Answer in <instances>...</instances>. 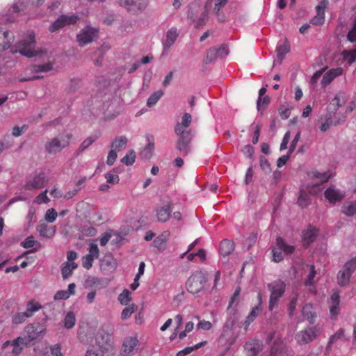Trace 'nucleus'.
<instances>
[{"label":"nucleus","instance_id":"052dcab7","mask_svg":"<svg viewBox=\"0 0 356 356\" xmlns=\"http://www.w3.org/2000/svg\"><path fill=\"white\" fill-rule=\"evenodd\" d=\"M347 40L350 42H356V17L354 19L351 29L347 34Z\"/></svg>","mask_w":356,"mask_h":356},{"label":"nucleus","instance_id":"69168bd1","mask_svg":"<svg viewBox=\"0 0 356 356\" xmlns=\"http://www.w3.org/2000/svg\"><path fill=\"white\" fill-rule=\"evenodd\" d=\"M273 260L275 262H280L283 259L282 251L280 247L275 248L272 250Z\"/></svg>","mask_w":356,"mask_h":356},{"label":"nucleus","instance_id":"bb28decb","mask_svg":"<svg viewBox=\"0 0 356 356\" xmlns=\"http://www.w3.org/2000/svg\"><path fill=\"white\" fill-rule=\"evenodd\" d=\"M192 122V116L191 114L186 113L181 118V122H177L175 127V132L187 131V128L191 125Z\"/></svg>","mask_w":356,"mask_h":356},{"label":"nucleus","instance_id":"4c0bfd02","mask_svg":"<svg viewBox=\"0 0 356 356\" xmlns=\"http://www.w3.org/2000/svg\"><path fill=\"white\" fill-rule=\"evenodd\" d=\"M351 275L349 272L343 268V269L339 272L337 276L338 284L342 286L347 285L349 283Z\"/></svg>","mask_w":356,"mask_h":356},{"label":"nucleus","instance_id":"a19ab883","mask_svg":"<svg viewBox=\"0 0 356 356\" xmlns=\"http://www.w3.org/2000/svg\"><path fill=\"white\" fill-rule=\"evenodd\" d=\"M341 55L349 65H352L356 60V47L353 49L343 50L341 52Z\"/></svg>","mask_w":356,"mask_h":356},{"label":"nucleus","instance_id":"58836bf2","mask_svg":"<svg viewBox=\"0 0 356 356\" xmlns=\"http://www.w3.org/2000/svg\"><path fill=\"white\" fill-rule=\"evenodd\" d=\"M276 242L277 246L280 247L282 251L284 252L286 254H292L295 250L294 246L286 244L281 237H277Z\"/></svg>","mask_w":356,"mask_h":356},{"label":"nucleus","instance_id":"7ed1b4c3","mask_svg":"<svg viewBox=\"0 0 356 356\" xmlns=\"http://www.w3.org/2000/svg\"><path fill=\"white\" fill-rule=\"evenodd\" d=\"M271 341L273 343L270 348V356H291L287 346L276 332H271L268 334L266 343Z\"/></svg>","mask_w":356,"mask_h":356},{"label":"nucleus","instance_id":"a211bd4d","mask_svg":"<svg viewBox=\"0 0 356 356\" xmlns=\"http://www.w3.org/2000/svg\"><path fill=\"white\" fill-rule=\"evenodd\" d=\"M325 198L331 203L340 202L344 197V194L332 186L327 188L324 193Z\"/></svg>","mask_w":356,"mask_h":356},{"label":"nucleus","instance_id":"2f4dec72","mask_svg":"<svg viewBox=\"0 0 356 356\" xmlns=\"http://www.w3.org/2000/svg\"><path fill=\"white\" fill-rule=\"evenodd\" d=\"M42 308V306L40 302L35 300H31L26 304V309L25 312L27 315H29V317L31 318L35 312H38Z\"/></svg>","mask_w":356,"mask_h":356},{"label":"nucleus","instance_id":"4d7b16f0","mask_svg":"<svg viewBox=\"0 0 356 356\" xmlns=\"http://www.w3.org/2000/svg\"><path fill=\"white\" fill-rule=\"evenodd\" d=\"M29 318V315H27L26 312H18L13 315L12 321L15 324H19L24 323Z\"/></svg>","mask_w":356,"mask_h":356},{"label":"nucleus","instance_id":"c9c22d12","mask_svg":"<svg viewBox=\"0 0 356 356\" xmlns=\"http://www.w3.org/2000/svg\"><path fill=\"white\" fill-rule=\"evenodd\" d=\"M127 144V138L125 136H118L113 141L111 149H115V151H120L126 147Z\"/></svg>","mask_w":356,"mask_h":356},{"label":"nucleus","instance_id":"9d476101","mask_svg":"<svg viewBox=\"0 0 356 356\" xmlns=\"http://www.w3.org/2000/svg\"><path fill=\"white\" fill-rule=\"evenodd\" d=\"M119 4L132 14H138L144 10L148 4L147 0H120Z\"/></svg>","mask_w":356,"mask_h":356},{"label":"nucleus","instance_id":"a878e982","mask_svg":"<svg viewBox=\"0 0 356 356\" xmlns=\"http://www.w3.org/2000/svg\"><path fill=\"white\" fill-rule=\"evenodd\" d=\"M146 139L147 144L141 152V156L145 159H149L154 149V137L151 134H147Z\"/></svg>","mask_w":356,"mask_h":356},{"label":"nucleus","instance_id":"c85d7f7f","mask_svg":"<svg viewBox=\"0 0 356 356\" xmlns=\"http://www.w3.org/2000/svg\"><path fill=\"white\" fill-rule=\"evenodd\" d=\"M234 250V243L229 240H222L220 244L219 252L223 257L229 255Z\"/></svg>","mask_w":356,"mask_h":356},{"label":"nucleus","instance_id":"6e6d98bb","mask_svg":"<svg viewBox=\"0 0 356 356\" xmlns=\"http://www.w3.org/2000/svg\"><path fill=\"white\" fill-rule=\"evenodd\" d=\"M136 154L134 150H130L128 153L121 159V162L126 165H131L135 162Z\"/></svg>","mask_w":356,"mask_h":356},{"label":"nucleus","instance_id":"1a4fd4ad","mask_svg":"<svg viewBox=\"0 0 356 356\" xmlns=\"http://www.w3.org/2000/svg\"><path fill=\"white\" fill-rule=\"evenodd\" d=\"M99 30L90 26H86L81 29L77 34L76 39L80 47L91 43L94 40L98 38Z\"/></svg>","mask_w":356,"mask_h":356},{"label":"nucleus","instance_id":"09e8293b","mask_svg":"<svg viewBox=\"0 0 356 356\" xmlns=\"http://www.w3.org/2000/svg\"><path fill=\"white\" fill-rule=\"evenodd\" d=\"M75 322L74 314L72 312H67L64 318V327L67 329H71L74 326Z\"/></svg>","mask_w":356,"mask_h":356},{"label":"nucleus","instance_id":"b1692460","mask_svg":"<svg viewBox=\"0 0 356 356\" xmlns=\"http://www.w3.org/2000/svg\"><path fill=\"white\" fill-rule=\"evenodd\" d=\"M318 230L314 227H309L302 234L303 246L307 248L313 243L317 236Z\"/></svg>","mask_w":356,"mask_h":356},{"label":"nucleus","instance_id":"a18cd8bd","mask_svg":"<svg viewBox=\"0 0 356 356\" xmlns=\"http://www.w3.org/2000/svg\"><path fill=\"white\" fill-rule=\"evenodd\" d=\"M310 267V271L308 274L307 278L305 279L304 284L307 286H313L315 284V280L314 278L316 275V270L315 269V266L314 264H312L309 266Z\"/></svg>","mask_w":356,"mask_h":356},{"label":"nucleus","instance_id":"79ce46f5","mask_svg":"<svg viewBox=\"0 0 356 356\" xmlns=\"http://www.w3.org/2000/svg\"><path fill=\"white\" fill-rule=\"evenodd\" d=\"M170 206L167 205L157 211V218L160 222H166L170 214Z\"/></svg>","mask_w":356,"mask_h":356},{"label":"nucleus","instance_id":"2eb2a0df","mask_svg":"<svg viewBox=\"0 0 356 356\" xmlns=\"http://www.w3.org/2000/svg\"><path fill=\"white\" fill-rule=\"evenodd\" d=\"M308 175L311 178L319 179V182L314 184L312 187L310 188L308 186L309 192L311 193H316L317 189L318 190L319 186L327 182L332 177V174L329 172H320L316 170L309 172Z\"/></svg>","mask_w":356,"mask_h":356},{"label":"nucleus","instance_id":"6ab92c4d","mask_svg":"<svg viewBox=\"0 0 356 356\" xmlns=\"http://www.w3.org/2000/svg\"><path fill=\"white\" fill-rule=\"evenodd\" d=\"M343 70L342 67L332 68L326 72L321 80V85L323 87L327 86L330 84L334 79L343 74Z\"/></svg>","mask_w":356,"mask_h":356},{"label":"nucleus","instance_id":"4be33fe9","mask_svg":"<svg viewBox=\"0 0 356 356\" xmlns=\"http://www.w3.org/2000/svg\"><path fill=\"white\" fill-rule=\"evenodd\" d=\"M14 41V35L10 31H0V52L9 49Z\"/></svg>","mask_w":356,"mask_h":356},{"label":"nucleus","instance_id":"412c9836","mask_svg":"<svg viewBox=\"0 0 356 356\" xmlns=\"http://www.w3.org/2000/svg\"><path fill=\"white\" fill-rule=\"evenodd\" d=\"M245 350L248 356H257L258 353L262 350L263 344L259 340L247 342L245 344Z\"/></svg>","mask_w":356,"mask_h":356},{"label":"nucleus","instance_id":"e433bc0d","mask_svg":"<svg viewBox=\"0 0 356 356\" xmlns=\"http://www.w3.org/2000/svg\"><path fill=\"white\" fill-rule=\"evenodd\" d=\"M169 235L168 232H164L160 236L156 237L154 241V246L159 250L162 251L165 249V245L167 241V238Z\"/></svg>","mask_w":356,"mask_h":356},{"label":"nucleus","instance_id":"e2e57ef3","mask_svg":"<svg viewBox=\"0 0 356 356\" xmlns=\"http://www.w3.org/2000/svg\"><path fill=\"white\" fill-rule=\"evenodd\" d=\"M94 259L92 258L91 256L86 254L82 258V266L87 270H89L92 268Z\"/></svg>","mask_w":356,"mask_h":356},{"label":"nucleus","instance_id":"bf43d9fd","mask_svg":"<svg viewBox=\"0 0 356 356\" xmlns=\"http://www.w3.org/2000/svg\"><path fill=\"white\" fill-rule=\"evenodd\" d=\"M58 213L54 209H49L46 211L44 219L48 222H53L56 220Z\"/></svg>","mask_w":356,"mask_h":356},{"label":"nucleus","instance_id":"5701e85b","mask_svg":"<svg viewBox=\"0 0 356 356\" xmlns=\"http://www.w3.org/2000/svg\"><path fill=\"white\" fill-rule=\"evenodd\" d=\"M36 230L38 232L40 236L43 238H51L54 236L56 228L54 226H49L44 222H40L36 227Z\"/></svg>","mask_w":356,"mask_h":356},{"label":"nucleus","instance_id":"774afa93","mask_svg":"<svg viewBox=\"0 0 356 356\" xmlns=\"http://www.w3.org/2000/svg\"><path fill=\"white\" fill-rule=\"evenodd\" d=\"M348 272H349L351 275L356 269V257L350 259L343 266Z\"/></svg>","mask_w":356,"mask_h":356},{"label":"nucleus","instance_id":"393cba45","mask_svg":"<svg viewBox=\"0 0 356 356\" xmlns=\"http://www.w3.org/2000/svg\"><path fill=\"white\" fill-rule=\"evenodd\" d=\"M21 245L24 248H31L34 246H36V248L34 249H32L29 251L26 252L23 255L17 258V259H19V258L22 257L23 256H24L30 252H34L37 251L41 247L40 243L35 241L33 236H28L24 241H22L21 243Z\"/></svg>","mask_w":356,"mask_h":356},{"label":"nucleus","instance_id":"f8f14e48","mask_svg":"<svg viewBox=\"0 0 356 356\" xmlns=\"http://www.w3.org/2000/svg\"><path fill=\"white\" fill-rule=\"evenodd\" d=\"M46 328L43 325L39 323H31L27 325L24 328V332L26 334V341H29V344L38 338L42 337L45 332Z\"/></svg>","mask_w":356,"mask_h":356},{"label":"nucleus","instance_id":"338daca9","mask_svg":"<svg viewBox=\"0 0 356 356\" xmlns=\"http://www.w3.org/2000/svg\"><path fill=\"white\" fill-rule=\"evenodd\" d=\"M47 193V190H45L44 191L39 194L34 200V202L38 204L48 202L49 199L48 198Z\"/></svg>","mask_w":356,"mask_h":356},{"label":"nucleus","instance_id":"f257e3e1","mask_svg":"<svg viewBox=\"0 0 356 356\" xmlns=\"http://www.w3.org/2000/svg\"><path fill=\"white\" fill-rule=\"evenodd\" d=\"M35 36L33 32H29L27 35L19 41L17 44V49H13L12 48L11 51L13 53L19 52L21 55L24 56L27 58H32L35 56H39L42 54H46V51H38L35 48Z\"/></svg>","mask_w":356,"mask_h":356},{"label":"nucleus","instance_id":"603ef678","mask_svg":"<svg viewBox=\"0 0 356 356\" xmlns=\"http://www.w3.org/2000/svg\"><path fill=\"white\" fill-rule=\"evenodd\" d=\"M118 300L121 305H127L131 300V293L127 289H124L119 295Z\"/></svg>","mask_w":356,"mask_h":356},{"label":"nucleus","instance_id":"cd10ccee","mask_svg":"<svg viewBox=\"0 0 356 356\" xmlns=\"http://www.w3.org/2000/svg\"><path fill=\"white\" fill-rule=\"evenodd\" d=\"M76 285L74 283H71L68 285L67 290H60L56 293L54 295L55 300H67L71 295L75 293Z\"/></svg>","mask_w":356,"mask_h":356},{"label":"nucleus","instance_id":"5fc2aeb1","mask_svg":"<svg viewBox=\"0 0 356 356\" xmlns=\"http://www.w3.org/2000/svg\"><path fill=\"white\" fill-rule=\"evenodd\" d=\"M233 314L232 315H230V316L227 319L225 325L224 329L225 330H232L237 321V314L236 309H232Z\"/></svg>","mask_w":356,"mask_h":356},{"label":"nucleus","instance_id":"423d86ee","mask_svg":"<svg viewBox=\"0 0 356 356\" xmlns=\"http://www.w3.org/2000/svg\"><path fill=\"white\" fill-rule=\"evenodd\" d=\"M206 281L207 278L202 272H195L188 279L186 289L192 294L198 293L204 288Z\"/></svg>","mask_w":356,"mask_h":356},{"label":"nucleus","instance_id":"9b49d317","mask_svg":"<svg viewBox=\"0 0 356 356\" xmlns=\"http://www.w3.org/2000/svg\"><path fill=\"white\" fill-rule=\"evenodd\" d=\"M79 19V17L77 15H62L49 26V30L51 33L55 32L67 25L76 24Z\"/></svg>","mask_w":356,"mask_h":356},{"label":"nucleus","instance_id":"ddd939ff","mask_svg":"<svg viewBox=\"0 0 356 356\" xmlns=\"http://www.w3.org/2000/svg\"><path fill=\"white\" fill-rule=\"evenodd\" d=\"M318 326L309 327L297 333L296 339L299 344H305L314 340L320 334Z\"/></svg>","mask_w":356,"mask_h":356},{"label":"nucleus","instance_id":"dca6fc26","mask_svg":"<svg viewBox=\"0 0 356 356\" xmlns=\"http://www.w3.org/2000/svg\"><path fill=\"white\" fill-rule=\"evenodd\" d=\"M138 344L139 341L136 336L125 338L122 346L121 355L123 356H129L137 349Z\"/></svg>","mask_w":356,"mask_h":356},{"label":"nucleus","instance_id":"72a5a7b5","mask_svg":"<svg viewBox=\"0 0 356 356\" xmlns=\"http://www.w3.org/2000/svg\"><path fill=\"white\" fill-rule=\"evenodd\" d=\"M302 314L306 317L310 324L314 323L316 314L313 312V306L311 304L305 305L302 309Z\"/></svg>","mask_w":356,"mask_h":356},{"label":"nucleus","instance_id":"f3484780","mask_svg":"<svg viewBox=\"0 0 356 356\" xmlns=\"http://www.w3.org/2000/svg\"><path fill=\"white\" fill-rule=\"evenodd\" d=\"M330 313L332 318H335L340 311V296L338 291H334L328 300Z\"/></svg>","mask_w":356,"mask_h":356},{"label":"nucleus","instance_id":"f03ea898","mask_svg":"<svg viewBox=\"0 0 356 356\" xmlns=\"http://www.w3.org/2000/svg\"><path fill=\"white\" fill-rule=\"evenodd\" d=\"M72 134L61 133L56 137L49 138L44 144L45 151L49 154L60 152L70 145Z\"/></svg>","mask_w":356,"mask_h":356},{"label":"nucleus","instance_id":"0eeeda50","mask_svg":"<svg viewBox=\"0 0 356 356\" xmlns=\"http://www.w3.org/2000/svg\"><path fill=\"white\" fill-rule=\"evenodd\" d=\"M178 138L176 142L177 149L184 153V155H188L191 152L190 143L193 139V134L191 130L187 131L175 132Z\"/></svg>","mask_w":356,"mask_h":356},{"label":"nucleus","instance_id":"4468645a","mask_svg":"<svg viewBox=\"0 0 356 356\" xmlns=\"http://www.w3.org/2000/svg\"><path fill=\"white\" fill-rule=\"evenodd\" d=\"M48 181L44 173L41 172L30 177L26 181L24 188L26 190H34L42 188Z\"/></svg>","mask_w":356,"mask_h":356},{"label":"nucleus","instance_id":"3c124183","mask_svg":"<svg viewBox=\"0 0 356 356\" xmlns=\"http://www.w3.org/2000/svg\"><path fill=\"white\" fill-rule=\"evenodd\" d=\"M163 92L162 90H158L154 92L151 96L148 98L147 102V106L151 107L155 105L157 102L160 99V98L163 96Z\"/></svg>","mask_w":356,"mask_h":356},{"label":"nucleus","instance_id":"8fccbe9b","mask_svg":"<svg viewBox=\"0 0 356 356\" xmlns=\"http://www.w3.org/2000/svg\"><path fill=\"white\" fill-rule=\"evenodd\" d=\"M26 227L28 228L32 227L33 225V224L35 222V221H36L35 209L33 207H30V209L29 210V213L26 215Z\"/></svg>","mask_w":356,"mask_h":356},{"label":"nucleus","instance_id":"ea45409f","mask_svg":"<svg viewBox=\"0 0 356 356\" xmlns=\"http://www.w3.org/2000/svg\"><path fill=\"white\" fill-rule=\"evenodd\" d=\"M52 68V63H47L40 65H33L31 66V70L33 73L47 72L51 71Z\"/></svg>","mask_w":356,"mask_h":356},{"label":"nucleus","instance_id":"39448f33","mask_svg":"<svg viewBox=\"0 0 356 356\" xmlns=\"http://www.w3.org/2000/svg\"><path fill=\"white\" fill-rule=\"evenodd\" d=\"M286 284L282 280H277L268 284V289L270 291L269 300V310L272 311L277 304L280 298L285 292Z\"/></svg>","mask_w":356,"mask_h":356},{"label":"nucleus","instance_id":"f704fd0d","mask_svg":"<svg viewBox=\"0 0 356 356\" xmlns=\"http://www.w3.org/2000/svg\"><path fill=\"white\" fill-rule=\"evenodd\" d=\"M290 51V44L285 40L282 44H278L276 48L277 56L280 63L282 61L285 55Z\"/></svg>","mask_w":356,"mask_h":356},{"label":"nucleus","instance_id":"13d9d810","mask_svg":"<svg viewBox=\"0 0 356 356\" xmlns=\"http://www.w3.org/2000/svg\"><path fill=\"white\" fill-rule=\"evenodd\" d=\"M88 253L87 255L91 256L94 259L99 257V250L97 244L91 243L89 244Z\"/></svg>","mask_w":356,"mask_h":356},{"label":"nucleus","instance_id":"c756f323","mask_svg":"<svg viewBox=\"0 0 356 356\" xmlns=\"http://www.w3.org/2000/svg\"><path fill=\"white\" fill-rule=\"evenodd\" d=\"M262 311V306L257 305L254 307L251 311L250 312L248 316L245 321L243 325L244 328L246 330L249 325L255 320V318L258 316V315Z\"/></svg>","mask_w":356,"mask_h":356},{"label":"nucleus","instance_id":"37998d69","mask_svg":"<svg viewBox=\"0 0 356 356\" xmlns=\"http://www.w3.org/2000/svg\"><path fill=\"white\" fill-rule=\"evenodd\" d=\"M298 204L301 208H306L310 204L309 195L306 191L301 190L298 198Z\"/></svg>","mask_w":356,"mask_h":356},{"label":"nucleus","instance_id":"7c9ffc66","mask_svg":"<svg viewBox=\"0 0 356 356\" xmlns=\"http://www.w3.org/2000/svg\"><path fill=\"white\" fill-rule=\"evenodd\" d=\"M341 211L349 217L356 216V200L345 202L341 207Z\"/></svg>","mask_w":356,"mask_h":356},{"label":"nucleus","instance_id":"aec40b11","mask_svg":"<svg viewBox=\"0 0 356 356\" xmlns=\"http://www.w3.org/2000/svg\"><path fill=\"white\" fill-rule=\"evenodd\" d=\"M179 32L177 27L173 26L168 30L165 34V40L163 42L165 49L170 48L179 37Z\"/></svg>","mask_w":356,"mask_h":356},{"label":"nucleus","instance_id":"c03bdc74","mask_svg":"<svg viewBox=\"0 0 356 356\" xmlns=\"http://www.w3.org/2000/svg\"><path fill=\"white\" fill-rule=\"evenodd\" d=\"M99 134H93L85 139L79 147V152H83L90 146L98 138Z\"/></svg>","mask_w":356,"mask_h":356},{"label":"nucleus","instance_id":"de8ad7c7","mask_svg":"<svg viewBox=\"0 0 356 356\" xmlns=\"http://www.w3.org/2000/svg\"><path fill=\"white\" fill-rule=\"evenodd\" d=\"M217 58L218 56L216 47H212L207 50L203 61L205 64H209L213 62Z\"/></svg>","mask_w":356,"mask_h":356},{"label":"nucleus","instance_id":"680f3d73","mask_svg":"<svg viewBox=\"0 0 356 356\" xmlns=\"http://www.w3.org/2000/svg\"><path fill=\"white\" fill-rule=\"evenodd\" d=\"M344 333L345 331L343 328L338 330L336 333L330 337L328 342L329 346L334 343L337 339H342L344 336Z\"/></svg>","mask_w":356,"mask_h":356},{"label":"nucleus","instance_id":"6e6552de","mask_svg":"<svg viewBox=\"0 0 356 356\" xmlns=\"http://www.w3.org/2000/svg\"><path fill=\"white\" fill-rule=\"evenodd\" d=\"M29 341H26L25 337H19L13 341H6L2 348L6 350L8 352L10 351L13 356H18L22 351L24 347L28 346Z\"/></svg>","mask_w":356,"mask_h":356},{"label":"nucleus","instance_id":"864d4df0","mask_svg":"<svg viewBox=\"0 0 356 356\" xmlns=\"http://www.w3.org/2000/svg\"><path fill=\"white\" fill-rule=\"evenodd\" d=\"M137 309V306L134 304H132L127 307H125L122 313H121V318L122 320H127L131 317V314L134 313Z\"/></svg>","mask_w":356,"mask_h":356},{"label":"nucleus","instance_id":"0e129e2a","mask_svg":"<svg viewBox=\"0 0 356 356\" xmlns=\"http://www.w3.org/2000/svg\"><path fill=\"white\" fill-rule=\"evenodd\" d=\"M260 168L265 173L271 172L270 164L264 156L260 157Z\"/></svg>","mask_w":356,"mask_h":356},{"label":"nucleus","instance_id":"473e14b6","mask_svg":"<svg viewBox=\"0 0 356 356\" xmlns=\"http://www.w3.org/2000/svg\"><path fill=\"white\" fill-rule=\"evenodd\" d=\"M78 267L75 262H65L63 264L61 274L64 280L67 279L72 275V273Z\"/></svg>","mask_w":356,"mask_h":356},{"label":"nucleus","instance_id":"49530a36","mask_svg":"<svg viewBox=\"0 0 356 356\" xmlns=\"http://www.w3.org/2000/svg\"><path fill=\"white\" fill-rule=\"evenodd\" d=\"M97 342L99 343V348L98 349L95 348L88 349L85 356H104V350L106 349V348L100 345L99 337L97 338Z\"/></svg>","mask_w":356,"mask_h":356},{"label":"nucleus","instance_id":"20e7f679","mask_svg":"<svg viewBox=\"0 0 356 356\" xmlns=\"http://www.w3.org/2000/svg\"><path fill=\"white\" fill-rule=\"evenodd\" d=\"M348 101V95L342 91L336 94L335 97L332 99L330 103L329 109L331 112H334L333 118L334 120V124H340L344 122L346 120V115L337 118L336 111L341 106H343Z\"/></svg>","mask_w":356,"mask_h":356}]
</instances>
